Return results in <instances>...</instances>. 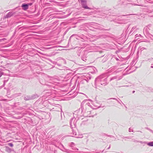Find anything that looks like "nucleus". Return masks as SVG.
Returning <instances> with one entry per match:
<instances>
[{
	"mask_svg": "<svg viewBox=\"0 0 153 153\" xmlns=\"http://www.w3.org/2000/svg\"><path fill=\"white\" fill-rule=\"evenodd\" d=\"M91 108V106L89 100H85L81 103V108L75 111L74 117L78 120L80 117L82 116L85 117H90V109Z\"/></svg>",
	"mask_w": 153,
	"mask_h": 153,
	"instance_id": "nucleus-1",
	"label": "nucleus"
},
{
	"mask_svg": "<svg viewBox=\"0 0 153 153\" xmlns=\"http://www.w3.org/2000/svg\"><path fill=\"white\" fill-rule=\"evenodd\" d=\"M96 84H100L105 86L108 83L107 82V77L105 74H102L97 78L95 80Z\"/></svg>",
	"mask_w": 153,
	"mask_h": 153,
	"instance_id": "nucleus-2",
	"label": "nucleus"
},
{
	"mask_svg": "<svg viewBox=\"0 0 153 153\" xmlns=\"http://www.w3.org/2000/svg\"><path fill=\"white\" fill-rule=\"evenodd\" d=\"M78 120L74 117L72 118L70 121V125L72 129L75 128L76 126V123Z\"/></svg>",
	"mask_w": 153,
	"mask_h": 153,
	"instance_id": "nucleus-3",
	"label": "nucleus"
},
{
	"mask_svg": "<svg viewBox=\"0 0 153 153\" xmlns=\"http://www.w3.org/2000/svg\"><path fill=\"white\" fill-rule=\"evenodd\" d=\"M80 1L83 8L85 9H91V8L87 5V1L86 0H80Z\"/></svg>",
	"mask_w": 153,
	"mask_h": 153,
	"instance_id": "nucleus-4",
	"label": "nucleus"
},
{
	"mask_svg": "<svg viewBox=\"0 0 153 153\" xmlns=\"http://www.w3.org/2000/svg\"><path fill=\"white\" fill-rule=\"evenodd\" d=\"M13 15V13H12V12H10L7 14L5 16V18H10Z\"/></svg>",
	"mask_w": 153,
	"mask_h": 153,
	"instance_id": "nucleus-5",
	"label": "nucleus"
},
{
	"mask_svg": "<svg viewBox=\"0 0 153 153\" xmlns=\"http://www.w3.org/2000/svg\"><path fill=\"white\" fill-rule=\"evenodd\" d=\"M74 145H75L74 143H73V142H71V144H70V146L72 148V149L73 150H78V149H77L76 147H74Z\"/></svg>",
	"mask_w": 153,
	"mask_h": 153,
	"instance_id": "nucleus-6",
	"label": "nucleus"
},
{
	"mask_svg": "<svg viewBox=\"0 0 153 153\" xmlns=\"http://www.w3.org/2000/svg\"><path fill=\"white\" fill-rule=\"evenodd\" d=\"M22 7H23V9L25 10L28 9V5H27V4H23L22 5Z\"/></svg>",
	"mask_w": 153,
	"mask_h": 153,
	"instance_id": "nucleus-7",
	"label": "nucleus"
},
{
	"mask_svg": "<svg viewBox=\"0 0 153 153\" xmlns=\"http://www.w3.org/2000/svg\"><path fill=\"white\" fill-rule=\"evenodd\" d=\"M137 29H138L137 28V27L136 26L133 27L132 28L130 33H131L132 32L133 33L135 31H136Z\"/></svg>",
	"mask_w": 153,
	"mask_h": 153,
	"instance_id": "nucleus-8",
	"label": "nucleus"
},
{
	"mask_svg": "<svg viewBox=\"0 0 153 153\" xmlns=\"http://www.w3.org/2000/svg\"><path fill=\"white\" fill-rule=\"evenodd\" d=\"M32 99V98L31 97H30L29 96H26L24 98V100H29Z\"/></svg>",
	"mask_w": 153,
	"mask_h": 153,
	"instance_id": "nucleus-9",
	"label": "nucleus"
},
{
	"mask_svg": "<svg viewBox=\"0 0 153 153\" xmlns=\"http://www.w3.org/2000/svg\"><path fill=\"white\" fill-rule=\"evenodd\" d=\"M6 150L8 152H10L12 151V149L9 147H6Z\"/></svg>",
	"mask_w": 153,
	"mask_h": 153,
	"instance_id": "nucleus-10",
	"label": "nucleus"
},
{
	"mask_svg": "<svg viewBox=\"0 0 153 153\" xmlns=\"http://www.w3.org/2000/svg\"><path fill=\"white\" fill-rule=\"evenodd\" d=\"M150 40H149L148 42H153V36L152 35H151L150 36Z\"/></svg>",
	"mask_w": 153,
	"mask_h": 153,
	"instance_id": "nucleus-11",
	"label": "nucleus"
},
{
	"mask_svg": "<svg viewBox=\"0 0 153 153\" xmlns=\"http://www.w3.org/2000/svg\"><path fill=\"white\" fill-rule=\"evenodd\" d=\"M117 79V76H114L112 77L110 79V81H112L114 79Z\"/></svg>",
	"mask_w": 153,
	"mask_h": 153,
	"instance_id": "nucleus-12",
	"label": "nucleus"
},
{
	"mask_svg": "<svg viewBox=\"0 0 153 153\" xmlns=\"http://www.w3.org/2000/svg\"><path fill=\"white\" fill-rule=\"evenodd\" d=\"M147 145L149 146H153V141L149 142L147 143Z\"/></svg>",
	"mask_w": 153,
	"mask_h": 153,
	"instance_id": "nucleus-13",
	"label": "nucleus"
},
{
	"mask_svg": "<svg viewBox=\"0 0 153 153\" xmlns=\"http://www.w3.org/2000/svg\"><path fill=\"white\" fill-rule=\"evenodd\" d=\"M82 59L84 61H85L87 60L86 57L85 56H83L82 57Z\"/></svg>",
	"mask_w": 153,
	"mask_h": 153,
	"instance_id": "nucleus-14",
	"label": "nucleus"
},
{
	"mask_svg": "<svg viewBox=\"0 0 153 153\" xmlns=\"http://www.w3.org/2000/svg\"><path fill=\"white\" fill-rule=\"evenodd\" d=\"M91 68L92 69L94 70V73H95L97 71V70L95 67H92Z\"/></svg>",
	"mask_w": 153,
	"mask_h": 153,
	"instance_id": "nucleus-15",
	"label": "nucleus"
},
{
	"mask_svg": "<svg viewBox=\"0 0 153 153\" xmlns=\"http://www.w3.org/2000/svg\"><path fill=\"white\" fill-rule=\"evenodd\" d=\"M72 129V133L73 135H76V132L74 131V129L73 128Z\"/></svg>",
	"mask_w": 153,
	"mask_h": 153,
	"instance_id": "nucleus-16",
	"label": "nucleus"
},
{
	"mask_svg": "<svg viewBox=\"0 0 153 153\" xmlns=\"http://www.w3.org/2000/svg\"><path fill=\"white\" fill-rule=\"evenodd\" d=\"M149 29L147 27H146L145 28L143 29V32L144 33L145 31H146L147 30H148Z\"/></svg>",
	"mask_w": 153,
	"mask_h": 153,
	"instance_id": "nucleus-17",
	"label": "nucleus"
},
{
	"mask_svg": "<svg viewBox=\"0 0 153 153\" xmlns=\"http://www.w3.org/2000/svg\"><path fill=\"white\" fill-rule=\"evenodd\" d=\"M80 53H81V51H80V50H79V51H77V55H78L79 56H80Z\"/></svg>",
	"mask_w": 153,
	"mask_h": 153,
	"instance_id": "nucleus-18",
	"label": "nucleus"
},
{
	"mask_svg": "<svg viewBox=\"0 0 153 153\" xmlns=\"http://www.w3.org/2000/svg\"><path fill=\"white\" fill-rule=\"evenodd\" d=\"M8 144L9 146H10L11 147H12L13 146V144L12 143H8Z\"/></svg>",
	"mask_w": 153,
	"mask_h": 153,
	"instance_id": "nucleus-19",
	"label": "nucleus"
},
{
	"mask_svg": "<svg viewBox=\"0 0 153 153\" xmlns=\"http://www.w3.org/2000/svg\"><path fill=\"white\" fill-rule=\"evenodd\" d=\"M4 73L2 72H0V78L1 77V76H2V75H4Z\"/></svg>",
	"mask_w": 153,
	"mask_h": 153,
	"instance_id": "nucleus-20",
	"label": "nucleus"
},
{
	"mask_svg": "<svg viewBox=\"0 0 153 153\" xmlns=\"http://www.w3.org/2000/svg\"><path fill=\"white\" fill-rule=\"evenodd\" d=\"M132 141L134 142H138L139 141H137V140H135V139H133L132 140Z\"/></svg>",
	"mask_w": 153,
	"mask_h": 153,
	"instance_id": "nucleus-21",
	"label": "nucleus"
},
{
	"mask_svg": "<svg viewBox=\"0 0 153 153\" xmlns=\"http://www.w3.org/2000/svg\"><path fill=\"white\" fill-rule=\"evenodd\" d=\"M129 132H131V131H132V132H133V130H131L130 128H129Z\"/></svg>",
	"mask_w": 153,
	"mask_h": 153,
	"instance_id": "nucleus-22",
	"label": "nucleus"
},
{
	"mask_svg": "<svg viewBox=\"0 0 153 153\" xmlns=\"http://www.w3.org/2000/svg\"><path fill=\"white\" fill-rule=\"evenodd\" d=\"M129 139V138H130L129 137H125L124 138V139Z\"/></svg>",
	"mask_w": 153,
	"mask_h": 153,
	"instance_id": "nucleus-23",
	"label": "nucleus"
},
{
	"mask_svg": "<svg viewBox=\"0 0 153 153\" xmlns=\"http://www.w3.org/2000/svg\"><path fill=\"white\" fill-rule=\"evenodd\" d=\"M27 5H28V6H31L32 5V3H29L28 4H27Z\"/></svg>",
	"mask_w": 153,
	"mask_h": 153,
	"instance_id": "nucleus-24",
	"label": "nucleus"
},
{
	"mask_svg": "<svg viewBox=\"0 0 153 153\" xmlns=\"http://www.w3.org/2000/svg\"><path fill=\"white\" fill-rule=\"evenodd\" d=\"M111 99H113L115 100H116L117 101V100L116 98H111Z\"/></svg>",
	"mask_w": 153,
	"mask_h": 153,
	"instance_id": "nucleus-25",
	"label": "nucleus"
},
{
	"mask_svg": "<svg viewBox=\"0 0 153 153\" xmlns=\"http://www.w3.org/2000/svg\"><path fill=\"white\" fill-rule=\"evenodd\" d=\"M149 131L150 132H151L152 133H153V131L152 130L149 129Z\"/></svg>",
	"mask_w": 153,
	"mask_h": 153,
	"instance_id": "nucleus-26",
	"label": "nucleus"
},
{
	"mask_svg": "<svg viewBox=\"0 0 153 153\" xmlns=\"http://www.w3.org/2000/svg\"><path fill=\"white\" fill-rule=\"evenodd\" d=\"M122 78V77H121V76H120V78H118L117 79H118V80H120V79H121Z\"/></svg>",
	"mask_w": 153,
	"mask_h": 153,
	"instance_id": "nucleus-27",
	"label": "nucleus"
},
{
	"mask_svg": "<svg viewBox=\"0 0 153 153\" xmlns=\"http://www.w3.org/2000/svg\"><path fill=\"white\" fill-rule=\"evenodd\" d=\"M151 68H153V64H152V65L151 66Z\"/></svg>",
	"mask_w": 153,
	"mask_h": 153,
	"instance_id": "nucleus-28",
	"label": "nucleus"
},
{
	"mask_svg": "<svg viewBox=\"0 0 153 153\" xmlns=\"http://www.w3.org/2000/svg\"><path fill=\"white\" fill-rule=\"evenodd\" d=\"M146 128V129H147V130H149V128H147H147Z\"/></svg>",
	"mask_w": 153,
	"mask_h": 153,
	"instance_id": "nucleus-29",
	"label": "nucleus"
},
{
	"mask_svg": "<svg viewBox=\"0 0 153 153\" xmlns=\"http://www.w3.org/2000/svg\"><path fill=\"white\" fill-rule=\"evenodd\" d=\"M134 92H135V91H133V92H132V93H134Z\"/></svg>",
	"mask_w": 153,
	"mask_h": 153,
	"instance_id": "nucleus-30",
	"label": "nucleus"
},
{
	"mask_svg": "<svg viewBox=\"0 0 153 153\" xmlns=\"http://www.w3.org/2000/svg\"><path fill=\"white\" fill-rule=\"evenodd\" d=\"M110 146L108 147V149H109L110 148Z\"/></svg>",
	"mask_w": 153,
	"mask_h": 153,
	"instance_id": "nucleus-31",
	"label": "nucleus"
},
{
	"mask_svg": "<svg viewBox=\"0 0 153 153\" xmlns=\"http://www.w3.org/2000/svg\"><path fill=\"white\" fill-rule=\"evenodd\" d=\"M117 102L119 103H120V102H119L118 100H117Z\"/></svg>",
	"mask_w": 153,
	"mask_h": 153,
	"instance_id": "nucleus-32",
	"label": "nucleus"
},
{
	"mask_svg": "<svg viewBox=\"0 0 153 153\" xmlns=\"http://www.w3.org/2000/svg\"><path fill=\"white\" fill-rule=\"evenodd\" d=\"M116 60H118V58H117V59H116Z\"/></svg>",
	"mask_w": 153,
	"mask_h": 153,
	"instance_id": "nucleus-33",
	"label": "nucleus"
},
{
	"mask_svg": "<svg viewBox=\"0 0 153 153\" xmlns=\"http://www.w3.org/2000/svg\"><path fill=\"white\" fill-rule=\"evenodd\" d=\"M138 131V132H142L141 131Z\"/></svg>",
	"mask_w": 153,
	"mask_h": 153,
	"instance_id": "nucleus-34",
	"label": "nucleus"
},
{
	"mask_svg": "<svg viewBox=\"0 0 153 153\" xmlns=\"http://www.w3.org/2000/svg\"><path fill=\"white\" fill-rule=\"evenodd\" d=\"M140 143H142V141H140Z\"/></svg>",
	"mask_w": 153,
	"mask_h": 153,
	"instance_id": "nucleus-35",
	"label": "nucleus"
},
{
	"mask_svg": "<svg viewBox=\"0 0 153 153\" xmlns=\"http://www.w3.org/2000/svg\"><path fill=\"white\" fill-rule=\"evenodd\" d=\"M59 66H60L61 65H58Z\"/></svg>",
	"mask_w": 153,
	"mask_h": 153,
	"instance_id": "nucleus-36",
	"label": "nucleus"
},
{
	"mask_svg": "<svg viewBox=\"0 0 153 153\" xmlns=\"http://www.w3.org/2000/svg\"><path fill=\"white\" fill-rule=\"evenodd\" d=\"M61 111H62V109L61 108H60Z\"/></svg>",
	"mask_w": 153,
	"mask_h": 153,
	"instance_id": "nucleus-37",
	"label": "nucleus"
},
{
	"mask_svg": "<svg viewBox=\"0 0 153 153\" xmlns=\"http://www.w3.org/2000/svg\"><path fill=\"white\" fill-rule=\"evenodd\" d=\"M2 40V39H0V41L1 40Z\"/></svg>",
	"mask_w": 153,
	"mask_h": 153,
	"instance_id": "nucleus-38",
	"label": "nucleus"
}]
</instances>
